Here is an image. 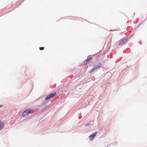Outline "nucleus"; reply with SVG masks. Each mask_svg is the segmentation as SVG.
<instances>
[{
	"label": "nucleus",
	"instance_id": "f257e3e1",
	"mask_svg": "<svg viewBox=\"0 0 147 147\" xmlns=\"http://www.w3.org/2000/svg\"><path fill=\"white\" fill-rule=\"evenodd\" d=\"M101 65H102L101 63H99L97 65H94V67L93 68L90 70V73H92L94 71L96 70V69L100 67H101Z\"/></svg>",
	"mask_w": 147,
	"mask_h": 147
},
{
	"label": "nucleus",
	"instance_id": "f03ea898",
	"mask_svg": "<svg viewBox=\"0 0 147 147\" xmlns=\"http://www.w3.org/2000/svg\"><path fill=\"white\" fill-rule=\"evenodd\" d=\"M56 94V92H53L50 94V95H48L45 98V99L46 100H47L51 98L54 97Z\"/></svg>",
	"mask_w": 147,
	"mask_h": 147
},
{
	"label": "nucleus",
	"instance_id": "7ed1b4c3",
	"mask_svg": "<svg viewBox=\"0 0 147 147\" xmlns=\"http://www.w3.org/2000/svg\"><path fill=\"white\" fill-rule=\"evenodd\" d=\"M96 133L97 132H95L92 134L90 136H89V139L90 141H92L93 140L96 136Z\"/></svg>",
	"mask_w": 147,
	"mask_h": 147
},
{
	"label": "nucleus",
	"instance_id": "20e7f679",
	"mask_svg": "<svg viewBox=\"0 0 147 147\" xmlns=\"http://www.w3.org/2000/svg\"><path fill=\"white\" fill-rule=\"evenodd\" d=\"M29 115L28 114L26 110L24 111L22 115V117H24L28 116Z\"/></svg>",
	"mask_w": 147,
	"mask_h": 147
},
{
	"label": "nucleus",
	"instance_id": "39448f33",
	"mask_svg": "<svg viewBox=\"0 0 147 147\" xmlns=\"http://www.w3.org/2000/svg\"><path fill=\"white\" fill-rule=\"evenodd\" d=\"M27 113L29 115L30 114L32 113L33 112V110L32 109H28L26 110Z\"/></svg>",
	"mask_w": 147,
	"mask_h": 147
},
{
	"label": "nucleus",
	"instance_id": "423d86ee",
	"mask_svg": "<svg viewBox=\"0 0 147 147\" xmlns=\"http://www.w3.org/2000/svg\"><path fill=\"white\" fill-rule=\"evenodd\" d=\"M4 123L0 121V130L2 129L4 127Z\"/></svg>",
	"mask_w": 147,
	"mask_h": 147
},
{
	"label": "nucleus",
	"instance_id": "0eeeda50",
	"mask_svg": "<svg viewBox=\"0 0 147 147\" xmlns=\"http://www.w3.org/2000/svg\"><path fill=\"white\" fill-rule=\"evenodd\" d=\"M126 40L125 39H124L123 40H121L120 43H119V45H122L123 44H124V42H126Z\"/></svg>",
	"mask_w": 147,
	"mask_h": 147
},
{
	"label": "nucleus",
	"instance_id": "6e6552de",
	"mask_svg": "<svg viewBox=\"0 0 147 147\" xmlns=\"http://www.w3.org/2000/svg\"><path fill=\"white\" fill-rule=\"evenodd\" d=\"M44 47H40L39 48V49L40 50H44Z\"/></svg>",
	"mask_w": 147,
	"mask_h": 147
},
{
	"label": "nucleus",
	"instance_id": "1a4fd4ad",
	"mask_svg": "<svg viewBox=\"0 0 147 147\" xmlns=\"http://www.w3.org/2000/svg\"><path fill=\"white\" fill-rule=\"evenodd\" d=\"M91 58H90L88 59L87 60H86V62H89L90 61Z\"/></svg>",
	"mask_w": 147,
	"mask_h": 147
},
{
	"label": "nucleus",
	"instance_id": "9d476101",
	"mask_svg": "<svg viewBox=\"0 0 147 147\" xmlns=\"http://www.w3.org/2000/svg\"><path fill=\"white\" fill-rule=\"evenodd\" d=\"M89 125V124H85V126H87V125Z\"/></svg>",
	"mask_w": 147,
	"mask_h": 147
},
{
	"label": "nucleus",
	"instance_id": "9b49d317",
	"mask_svg": "<svg viewBox=\"0 0 147 147\" xmlns=\"http://www.w3.org/2000/svg\"><path fill=\"white\" fill-rule=\"evenodd\" d=\"M2 106L1 105H0V107H1Z\"/></svg>",
	"mask_w": 147,
	"mask_h": 147
}]
</instances>
